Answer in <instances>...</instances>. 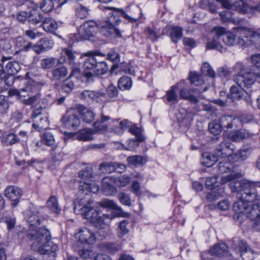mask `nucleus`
I'll return each mask as SVG.
<instances>
[{"label":"nucleus","instance_id":"nucleus-58","mask_svg":"<svg viewBox=\"0 0 260 260\" xmlns=\"http://www.w3.org/2000/svg\"><path fill=\"white\" fill-rule=\"evenodd\" d=\"M75 86L74 82L68 77L63 82L62 85V89L67 93H70L74 89Z\"/></svg>","mask_w":260,"mask_h":260},{"label":"nucleus","instance_id":"nucleus-1","mask_svg":"<svg viewBox=\"0 0 260 260\" xmlns=\"http://www.w3.org/2000/svg\"><path fill=\"white\" fill-rule=\"evenodd\" d=\"M92 203L90 199L87 201L83 199H78L74 202V212L92 223L93 226L99 230L96 234L102 239L106 236L107 233L104 230L109 225L112 217L107 214L99 216V212L91 207Z\"/></svg>","mask_w":260,"mask_h":260},{"label":"nucleus","instance_id":"nucleus-21","mask_svg":"<svg viewBox=\"0 0 260 260\" xmlns=\"http://www.w3.org/2000/svg\"><path fill=\"white\" fill-rule=\"evenodd\" d=\"M31 118L32 119V127L38 131L46 129L49 125L48 118L46 116L43 117L42 114L39 116H34L31 114Z\"/></svg>","mask_w":260,"mask_h":260},{"label":"nucleus","instance_id":"nucleus-38","mask_svg":"<svg viewBox=\"0 0 260 260\" xmlns=\"http://www.w3.org/2000/svg\"><path fill=\"white\" fill-rule=\"evenodd\" d=\"M200 6L203 9H209V11L213 14L217 12V6L214 0H202L200 3Z\"/></svg>","mask_w":260,"mask_h":260},{"label":"nucleus","instance_id":"nucleus-52","mask_svg":"<svg viewBox=\"0 0 260 260\" xmlns=\"http://www.w3.org/2000/svg\"><path fill=\"white\" fill-rule=\"evenodd\" d=\"M56 59L54 57L45 58L41 60V66L44 69H49L54 66Z\"/></svg>","mask_w":260,"mask_h":260},{"label":"nucleus","instance_id":"nucleus-4","mask_svg":"<svg viewBox=\"0 0 260 260\" xmlns=\"http://www.w3.org/2000/svg\"><path fill=\"white\" fill-rule=\"evenodd\" d=\"M211 34L213 35V38L207 43V47L208 49H216L222 52L224 48L220 43L221 40L225 45L229 46L234 45L236 43V35L231 32H226L223 27H214Z\"/></svg>","mask_w":260,"mask_h":260},{"label":"nucleus","instance_id":"nucleus-56","mask_svg":"<svg viewBox=\"0 0 260 260\" xmlns=\"http://www.w3.org/2000/svg\"><path fill=\"white\" fill-rule=\"evenodd\" d=\"M108 96L112 99H115L118 97V89L112 84H110L107 88Z\"/></svg>","mask_w":260,"mask_h":260},{"label":"nucleus","instance_id":"nucleus-34","mask_svg":"<svg viewBox=\"0 0 260 260\" xmlns=\"http://www.w3.org/2000/svg\"><path fill=\"white\" fill-rule=\"evenodd\" d=\"M127 161L129 165L140 167L144 165L147 161V159L146 157L136 155L128 156Z\"/></svg>","mask_w":260,"mask_h":260},{"label":"nucleus","instance_id":"nucleus-7","mask_svg":"<svg viewBox=\"0 0 260 260\" xmlns=\"http://www.w3.org/2000/svg\"><path fill=\"white\" fill-rule=\"evenodd\" d=\"M241 177L240 173H233L231 174L223 176L221 178V183L225 184L230 182L229 186L233 192H237L239 195L242 192L245 188V186L248 183L249 181L246 180H238L237 179Z\"/></svg>","mask_w":260,"mask_h":260},{"label":"nucleus","instance_id":"nucleus-32","mask_svg":"<svg viewBox=\"0 0 260 260\" xmlns=\"http://www.w3.org/2000/svg\"><path fill=\"white\" fill-rule=\"evenodd\" d=\"M42 25L45 31L50 32L54 31L58 27L56 21L51 17L45 18Z\"/></svg>","mask_w":260,"mask_h":260},{"label":"nucleus","instance_id":"nucleus-8","mask_svg":"<svg viewBox=\"0 0 260 260\" xmlns=\"http://www.w3.org/2000/svg\"><path fill=\"white\" fill-rule=\"evenodd\" d=\"M96 30V26L92 22H86L78 29V33L70 35V39L73 41H79L82 39L87 40L93 37Z\"/></svg>","mask_w":260,"mask_h":260},{"label":"nucleus","instance_id":"nucleus-22","mask_svg":"<svg viewBox=\"0 0 260 260\" xmlns=\"http://www.w3.org/2000/svg\"><path fill=\"white\" fill-rule=\"evenodd\" d=\"M237 119L235 117H232L229 115H223L220 117L219 119V123L222 128H225L228 129H231L233 127L239 128V125L236 123V121H238Z\"/></svg>","mask_w":260,"mask_h":260},{"label":"nucleus","instance_id":"nucleus-59","mask_svg":"<svg viewBox=\"0 0 260 260\" xmlns=\"http://www.w3.org/2000/svg\"><path fill=\"white\" fill-rule=\"evenodd\" d=\"M238 120L236 121V123L239 125V127L242 126L243 124L250 122L252 119V117L250 115L244 114L240 115L238 117H235Z\"/></svg>","mask_w":260,"mask_h":260},{"label":"nucleus","instance_id":"nucleus-42","mask_svg":"<svg viewBox=\"0 0 260 260\" xmlns=\"http://www.w3.org/2000/svg\"><path fill=\"white\" fill-rule=\"evenodd\" d=\"M178 88L177 84L172 86L171 89L167 91L166 98L168 102H171L172 104L178 103L177 95L176 93L175 90Z\"/></svg>","mask_w":260,"mask_h":260},{"label":"nucleus","instance_id":"nucleus-44","mask_svg":"<svg viewBox=\"0 0 260 260\" xmlns=\"http://www.w3.org/2000/svg\"><path fill=\"white\" fill-rule=\"evenodd\" d=\"M189 79L190 83L196 86H200L204 83L203 76L199 75L196 72H190Z\"/></svg>","mask_w":260,"mask_h":260},{"label":"nucleus","instance_id":"nucleus-14","mask_svg":"<svg viewBox=\"0 0 260 260\" xmlns=\"http://www.w3.org/2000/svg\"><path fill=\"white\" fill-rule=\"evenodd\" d=\"M245 215L253 221L252 229L260 231V205L257 204L249 206Z\"/></svg>","mask_w":260,"mask_h":260},{"label":"nucleus","instance_id":"nucleus-41","mask_svg":"<svg viewBox=\"0 0 260 260\" xmlns=\"http://www.w3.org/2000/svg\"><path fill=\"white\" fill-rule=\"evenodd\" d=\"M19 141L17 136L13 133L6 134L2 138V142L6 145H12Z\"/></svg>","mask_w":260,"mask_h":260},{"label":"nucleus","instance_id":"nucleus-29","mask_svg":"<svg viewBox=\"0 0 260 260\" xmlns=\"http://www.w3.org/2000/svg\"><path fill=\"white\" fill-rule=\"evenodd\" d=\"M232 247L235 251L240 252L241 254L242 252H245L250 248L246 242L237 238H234L232 240Z\"/></svg>","mask_w":260,"mask_h":260},{"label":"nucleus","instance_id":"nucleus-16","mask_svg":"<svg viewBox=\"0 0 260 260\" xmlns=\"http://www.w3.org/2000/svg\"><path fill=\"white\" fill-rule=\"evenodd\" d=\"M5 195L12 201L11 206L14 208L19 202V200L22 195V190L18 186L10 185L5 189Z\"/></svg>","mask_w":260,"mask_h":260},{"label":"nucleus","instance_id":"nucleus-17","mask_svg":"<svg viewBox=\"0 0 260 260\" xmlns=\"http://www.w3.org/2000/svg\"><path fill=\"white\" fill-rule=\"evenodd\" d=\"M105 96V93L104 92L89 90L83 91L80 95V99L86 102L95 100L97 102H100Z\"/></svg>","mask_w":260,"mask_h":260},{"label":"nucleus","instance_id":"nucleus-18","mask_svg":"<svg viewBox=\"0 0 260 260\" xmlns=\"http://www.w3.org/2000/svg\"><path fill=\"white\" fill-rule=\"evenodd\" d=\"M186 82L182 80L177 83L178 88L180 89V96L184 100H187L193 104H197L199 102L198 98L191 93L190 89L187 90L185 88Z\"/></svg>","mask_w":260,"mask_h":260},{"label":"nucleus","instance_id":"nucleus-26","mask_svg":"<svg viewBox=\"0 0 260 260\" xmlns=\"http://www.w3.org/2000/svg\"><path fill=\"white\" fill-rule=\"evenodd\" d=\"M73 6L76 15L80 19L85 18L88 15V8L78 1H74Z\"/></svg>","mask_w":260,"mask_h":260},{"label":"nucleus","instance_id":"nucleus-49","mask_svg":"<svg viewBox=\"0 0 260 260\" xmlns=\"http://www.w3.org/2000/svg\"><path fill=\"white\" fill-rule=\"evenodd\" d=\"M42 140L43 143L48 146H54L55 149L56 147L53 136L49 133H45L43 135Z\"/></svg>","mask_w":260,"mask_h":260},{"label":"nucleus","instance_id":"nucleus-40","mask_svg":"<svg viewBox=\"0 0 260 260\" xmlns=\"http://www.w3.org/2000/svg\"><path fill=\"white\" fill-rule=\"evenodd\" d=\"M5 69L8 72V74L13 76L20 70L21 68L17 62L11 61L7 63Z\"/></svg>","mask_w":260,"mask_h":260},{"label":"nucleus","instance_id":"nucleus-24","mask_svg":"<svg viewBox=\"0 0 260 260\" xmlns=\"http://www.w3.org/2000/svg\"><path fill=\"white\" fill-rule=\"evenodd\" d=\"M68 74L67 68L64 66H59L52 70V76L50 79L52 81H60L64 79L68 75Z\"/></svg>","mask_w":260,"mask_h":260},{"label":"nucleus","instance_id":"nucleus-3","mask_svg":"<svg viewBox=\"0 0 260 260\" xmlns=\"http://www.w3.org/2000/svg\"><path fill=\"white\" fill-rule=\"evenodd\" d=\"M105 9L110 10L111 11L107 19L101 22L99 24L101 31L106 36L115 34L116 37L121 38L122 36L120 31L116 26L121 21V17L128 20L129 19V17L121 9L114 7H105Z\"/></svg>","mask_w":260,"mask_h":260},{"label":"nucleus","instance_id":"nucleus-48","mask_svg":"<svg viewBox=\"0 0 260 260\" xmlns=\"http://www.w3.org/2000/svg\"><path fill=\"white\" fill-rule=\"evenodd\" d=\"M111 121L109 122V125L110 126V131L111 132H113L114 134L117 135H121L123 133V131L122 128L118 125V119H110Z\"/></svg>","mask_w":260,"mask_h":260},{"label":"nucleus","instance_id":"nucleus-19","mask_svg":"<svg viewBox=\"0 0 260 260\" xmlns=\"http://www.w3.org/2000/svg\"><path fill=\"white\" fill-rule=\"evenodd\" d=\"M75 110L79 113L84 122L90 123L93 121L95 114L86 107L78 105L76 106Z\"/></svg>","mask_w":260,"mask_h":260},{"label":"nucleus","instance_id":"nucleus-37","mask_svg":"<svg viewBox=\"0 0 260 260\" xmlns=\"http://www.w3.org/2000/svg\"><path fill=\"white\" fill-rule=\"evenodd\" d=\"M48 107L47 101L45 99H39L32 114L35 117L42 114V110Z\"/></svg>","mask_w":260,"mask_h":260},{"label":"nucleus","instance_id":"nucleus-31","mask_svg":"<svg viewBox=\"0 0 260 260\" xmlns=\"http://www.w3.org/2000/svg\"><path fill=\"white\" fill-rule=\"evenodd\" d=\"M112 182V179L109 177H105L103 179V190L106 196H112L116 192L115 188L111 184Z\"/></svg>","mask_w":260,"mask_h":260},{"label":"nucleus","instance_id":"nucleus-13","mask_svg":"<svg viewBox=\"0 0 260 260\" xmlns=\"http://www.w3.org/2000/svg\"><path fill=\"white\" fill-rule=\"evenodd\" d=\"M216 1L220 3L222 7L229 10L236 11L243 14L247 13L249 10V6L245 2V0H239L232 4L228 0Z\"/></svg>","mask_w":260,"mask_h":260},{"label":"nucleus","instance_id":"nucleus-6","mask_svg":"<svg viewBox=\"0 0 260 260\" xmlns=\"http://www.w3.org/2000/svg\"><path fill=\"white\" fill-rule=\"evenodd\" d=\"M110 117L101 114L100 120L93 123L94 129L86 128L79 131L76 134V138L79 141H88L93 139L92 135L99 132H106L108 129V126L104 123L110 120Z\"/></svg>","mask_w":260,"mask_h":260},{"label":"nucleus","instance_id":"nucleus-27","mask_svg":"<svg viewBox=\"0 0 260 260\" xmlns=\"http://www.w3.org/2000/svg\"><path fill=\"white\" fill-rule=\"evenodd\" d=\"M210 253L212 255L224 256L228 255V247L224 243L215 245L210 249Z\"/></svg>","mask_w":260,"mask_h":260},{"label":"nucleus","instance_id":"nucleus-57","mask_svg":"<svg viewBox=\"0 0 260 260\" xmlns=\"http://www.w3.org/2000/svg\"><path fill=\"white\" fill-rule=\"evenodd\" d=\"M222 127L219 123H216L215 122H211L209 124L208 129L210 132L215 135H217L220 133L222 130Z\"/></svg>","mask_w":260,"mask_h":260},{"label":"nucleus","instance_id":"nucleus-39","mask_svg":"<svg viewBox=\"0 0 260 260\" xmlns=\"http://www.w3.org/2000/svg\"><path fill=\"white\" fill-rule=\"evenodd\" d=\"M203 165L207 167H210L217 161L218 157L215 156L214 153L212 155L208 153H205L203 155Z\"/></svg>","mask_w":260,"mask_h":260},{"label":"nucleus","instance_id":"nucleus-12","mask_svg":"<svg viewBox=\"0 0 260 260\" xmlns=\"http://www.w3.org/2000/svg\"><path fill=\"white\" fill-rule=\"evenodd\" d=\"M235 150V146L229 140L224 139L216 145L214 153L216 157H226L230 156Z\"/></svg>","mask_w":260,"mask_h":260},{"label":"nucleus","instance_id":"nucleus-35","mask_svg":"<svg viewBox=\"0 0 260 260\" xmlns=\"http://www.w3.org/2000/svg\"><path fill=\"white\" fill-rule=\"evenodd\" d=\"M237 87L236 85H233L230 88V98L233 100H240L243 98L244 94L245 91L242 89L244 87Z\"/></svg>","mask_w":260,"mask_h":260},{"label":"nucleus","instance_id":"nucleus-64","mask_svg":"<svg viewBox=\"0 0 260 260\" xmlns=\"http://www.w3.org/2000/svg\"><path fill=\"white\" fill-rule=\"evenodd\" d=\"M63 52L67 57L68 63L71 66L75 65V55L73 51L68 49H64Z\"/></svg>","mask_w":260,"mask_h":260},{"label":"nucleus","instance_id":"nucleus-60","mask_svg":"<svg viewBox=\"0 0 260 260\" xmlns=\"http://www.w3.org/2000/svg\"><path fill=\"white\" fill-rule=\"evenodd\" d=\"M128 221L127 220H123L119 224L118 233L120 238L126 234L128 233V230L126 228V225L128 224Z\"/></svg>","mask_w":260,"mask_h":260},{"label":"nucleus","instance_id":"nucleus-23","mask_svg":"<svg viewBox=\"0 0 260 260\" xmlns=\"http://www.w3.org/2000/svg\"><path fill=\"white\" fill-rule=\"evenodd\" d=\"M233 29L237 32V35H241L246 39L249 37L260 38V30L258 29L254 30L252 28L239 26L234 27Z\"/></svg>","mask_w":260,"mask_h":260},{"label":"nucleus","instance_id":"nucleus-28","mask_svg":"<svg viewBox=\"0 0 260 260\" xmlns=\"http://www.w3.org/2000/svg\"><path fill=\"white\" fill-rule=\"evenodd\" d=\"M232 247L235 251L240 252L241 254L242 252H245L250 248L246 242L237 238H234L232 240Z\"/></svg>","mask_w":260,"mask_h":260},{"label":"nucleus","instance_id":"nucleus-10","mask_svg":"<svg viewBox=\"0 0 260 260\" xmlns=\"http://www.w3.org/2000/svg\"><path fill=\"white\" fill-rule=\"evenodd\" d=\"M54 43L52 40L47 38L41 39L35 44L31 42H27V45L24 49L25 50H29L31 48L37 54L50 49L53 46Z\"/></svg>","mask_w":260,"mask_h":260},{"label":"nucleus","instance_id":"nucleus-11","mask_svg":"<svg viewBox=\"0 0 260 260\" xmlns=\"http://www.w3.org/2000/svg\"><path fill=\"white\" fill-rule=\"evenodd\" d=\"M245 186L242 192L237 195V198L247 202H253L257 200L258 197L255 189V187L257 186L256 182L253 183L249 181Z\"/></svg>","mask_w":260,"mask_h":260},{"label":"nucleus","instance_id":"nucleus-43","mask_svg":"<svg viewBox=\"0 0 260 260\" xmlns=\"http://www.w3.org/2000/svg\"><path fill=\"white\" fill-rule=\"evenodd\" d=\"M118 85L120 89L123 90L130 89L132 85L131 78L128 76L121 77L118 81Z\"/></svg>","mask_w":260,"mask_h":260},{"label":"nucleus","instance_id":"nucleus-46","mask_svg":"<svg viewBox=\"0 0 260 260\" xmlns=\"http://www.w3.org/2000/svg\"><path fill=\"white\" fill-rule=\"evenodd\" d=\"M246 66L242 62H239L235 64L233 67V70L237 73V74L233 76V80L235 81L236 77L243 76L247 74L249 71H246Z\"/></svg>","mask_w":260,"mask_h":260},{"label":"nucleus","instance_id":"nucleus-45","mask_svg":"<svg viewBox=\"0 0 260 260\" xmlns=\"http://www.w3.org/2000/svg\"><path fill=\"white\" fill-rule=\"evenodd\" d=\"M170 37L172 41L176 43L182 37V29L178 26L173 27L171 29Z\"/></svg>","mask_w":260,"mask_h":260},{"label":"nucleus","instance_id":"nucleus-53","mask_svg":"<svg viewBox=\"0 0 260 260\" xmlns=\"http://www.w3.org/2000/svg\"><path fill=\"white\" fill-rule=\"evenodd\" d=\"M201 70L203 74L212 78H215V73L208 63H204L201 68Z\"/></svg>","mask_w":260,"mask_h":260},{"label":"nucleus","instance_id":"nucleus-20","mask_svg":"<svg viewBox=\"0 0 260 260\" xmlns=\"http://www.w3.org/2000/svg\"><path fill=\"white\" fill-rule=\"evenodd\" d=\"M79 234V241L82 243L93 244L96 242L95 235L88 229L80 230Z\"/></svg>","mask_w":260,"mask_h":260},{"label":"nucleus","instance_id":"nucleus-61","mask_svg":"<svg viewBox=\"0 0 260 260\" xmlns=\"http://www.w3.org/2000/svg\"><path fill=\"white\" fill-rule=\"evenodd\" d=\"M251 152V149L249 148L241 149L237 153V157L242 160H246L250 155Z\"/></svg>","mask_w":260,"mask_h":260},{"label":"nucleus","instance_id":"nucleus-36","mask_svg":"<svg viewBox=\"0 0 260 260\" xmlns=\"http://www.w3.org/2000/svg\"><path fill=\"white\" fill-rule=\"evenodd\" d=\"M250 137H251L250 134L245 130L236 131L229 135L230 139L234 142H239Z\"/></svg>","mask_w":260,"mask_h":260},{"label":"nucleus","instance_id":"nucleus-25","mask_svg":"<svg viewBox=\"0 0 260 260\" xmlns=\"http://www.w3.org/2000/svg\"><path fill=\"white\" fill-rule=\"evenodd\" d=\"M248 208L247 202L242 199H238L233 205V210L238 218L242 214L246 215Z\"/></svg>","mask_w":260,"mask_h":260},{"label":"nucleus","instance_id":"nucleus-54","mask_svg":"<svg viewBox=\"0 0 260 260\" xmlns=\"http://www.w3.org/2000/svg\"><path fill=\"white\" fill-rule=\"evenodd\" d=\"M100 205L104 208H108L117 210H120V208L113 201L108 199L102 200L100 202Z\"/></svg>","mask_w":260,"mask_h":260},{"label":"nucleus","instance_id":"nucleus-5","mask_svg":"<svg viewBox=\"0 0 260 260\" xmlns=\"http://www.w3.org/2000/svg\"><path fill=\"white\" fill-rule=\"evenodd\" d=\"M83 76L88 80L94 76L103 75L107 73L108 66L106 61L102 60L98 56H91L87 58L83 63Z\"/></svg>","mask_w":260,"mask_h":260},{"label":"nucleus","instance_id":"nucleus-55","mask_svg":"<svg viewBox=\"0 0 260 260\" xmlns=\"http://www.w3.org/2000/svg\"><path fill=\"white\" fill-rule=\"evenodd\" d=\"M114 162H104L100 164L99 170L102 172H114L115 166Z\"/></svg>","mask_w":260,"mask_h":260},{"label":"nucleus","instance_id":"nucleus-15","mask_svg":"<svg viewBox=\"0 0 260 260\" xmlns=\"http://www.w3.org/2000/svg\"><path fill=\"white\" fill-rule=\"evenodd\" d=\"M64 125L68 128H77L80 124L79 116L74 113V110L67 111L61 119Z\"/></svg>","mask_w":260,"mask_h":260},{"label":"nucleus","instance_id":"nucleus-33","mask_svg":"<svg viewBox=\"0 0 260 260\" xmlns=\"http://www.w3.org/2000/svg\"><path fill=\"white\" fill-rule=\"evenodd\" d=\"M27 17L28 21L34 24L39 23L42 21L43 18L41 12L36 9H31Z\"/></svg>","mask_w":260,"mask_h":260},{"label":"nucleus","instance_id":"nucleus-63","mask_svg":"<svg viewBox=\"0 0 260 260\" xmlns=\"http://www.w3.org/2000/svg\"><path fill=\"white\" fill-rule=\"evenodd\" d=\"M232 164L229 161H220L218 164V171L221 173H224L230 171Z\"/></svg>","mask_w":260,"mask_h":260},{"label":"nucleus","instance_id":"nucleus-9","mask_svg":"<svg viewBox=\"0 0 260 260\" xmlns=\"http://www.w3.org/2000/svg\"><path fill=\"white\" fill-rule=\"evenodd\" d=\"M256 81L260 84V71L257 73L248 72L243 76L236 77L235 79V82L240 87L247 88H250Z\"/></svg>","mask_w":260,"mask_h":260},{"label":"nucleus","instance_id":"nucleus-51","mask_svg":"<svg viewBox=\"0 0 260 260\" xmlns=\"http://www.w3.org/2000/svg\"><path fill=\"white\" fill-rule=\"evenodd\" d=\"M53 0H44L40 5V9L45 13H49L54 8Z\"/></svg>","mask_w":260,"mask_h":260},{"label":"nucleus","instance_id":"nucleus-47","mask_svg":"<svg viewBox=\"0 0 260 260\" xmlns=\"http://www.w3.org/2000/svg\"><path fill=\"white\" fill-rule=\"evenodd\" d=\"M128 131L132 134L135 135L139 142H143L145 140V137L142 135L141 129L135 124L130 126Z\"/></svg>","mask_w":260,"mask_h":260},{"label":"nucleus","instance_id":"nucleus-2","mask_svg":"<svg viewBox=\"0 0 260 260\" xmlns=\"http://www.w3.org/2000/svg\"><path fill=\"white\" fill-rule=\"evenodd\" d=\"M27 237L30 240L34 241L31 245V249L42 254H49L50 252H54L57 248L56 245L50 248L51 236L50 231L46 228L29 230L27 233Z\"/></svg>","mask_w":260,"mask_h":260},{"label":"nucleus","instance_id":"nucleus-30","mask_svg":"<svg viewBox=\"0 0 260 260\" xmlns=\"http://www.w3.org/2000/svg\"><path fill=\"white\" fill-rule=\"evenodd\" d=\"M47 208L53 213L58 215L61 211L57 198L52 196H51L47 200L46 203Z\"/></svg>","mask_w":260,"mask_h":260},{"label":"nucleus","instance_id":"nucleus-50","mask_svg":"<svg viewBox=\"0 0 260 260\" xmlns=\"http://www.w3.org/2000/svg\"><path fill=\"white\" fill-rule=\"evenodd\" d=\"M27 221L32 226H37L41 224L39 213L38 212L31 213L28 217Z\"/></svg>","mask_w":260,"mask_h":260},{"label":"nucleus","instance_id":"nucleus-62","mask_svg":"<svg viewBox=\"0 0 260 260\" xmlns=\"http://www.w3.org/2000/svg\"><path fill=\"white\" fill-rule=\"evenodd\" d=\"M117 197L119 201L123 205L130 206L131 201L128 194L124 192H120L118 194Z\"/></svg>","mask_w":260,"mask_h":260}]
</instances>
